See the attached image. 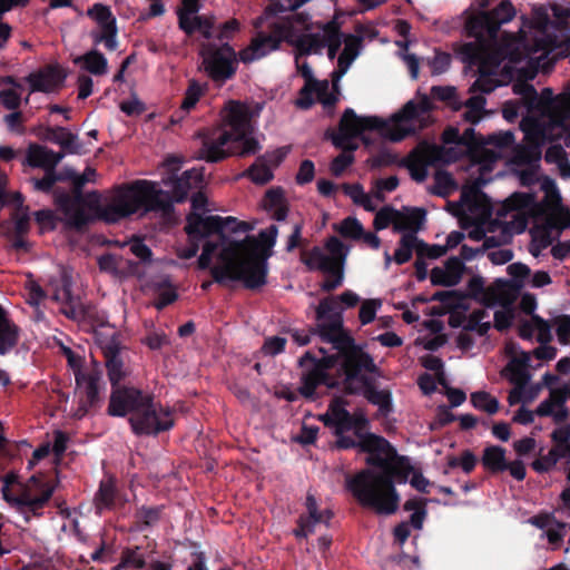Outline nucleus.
Segmentation results:
<instances>
[{
	"instance_id": "50",
	"label": "nucleus",
	"mask_w": 570,
	"mask_h": 570,
	"mask_svg": "<svg viewBox=\"0 0 570 570\" xmlns=\"http://www.w3.org/2000/svg\"><path fill=\"white\" fill-rule=\"evenodd\" d=\"M534 331L538 332L537 340L540 344H547L552 340L550 324L539 315H532Z\"/></svg>"
},
{
	"instance_id": "14",
	"label": "nucleus",
	"mask_w": 570,
	"mask_h": 570,
	"mask_svg": "<svg viewBox=\"0 0 570 570\" xmlns=\"http://www.w3.org/2000/svg\"><path fill=\"white\" fill-rule=\"evenodd\" d=\"M451 151V148L446 150L436 145L424 144L402 159L400 166L406 167L410 170L413 180L422 183L428 177V167L444 161L445 155Z\"/></svg>"
},
{
	"instance_id": "26",
	"label": "nucleus",
	"mask_w": 570,
	"mask_h": 570,
	"mask_svg": "<svg viewBox=\"0 0 570 570\" xmlns=\"http://www.w3.org/2000/svg\"><path fill=\"white\" fill-rule=\"evenodd\" d=\"M98 264L101 271L119 277L135 274L137 272V265L135 263L114 254L100 256L98 258Z\"/></svg>"
},
{
	"instance_id": "18",
	"label": "nucleus",
	"mask_w": 570,
	"mask_h": 570,
	"mask_svg": "<svg viewBox=\"0 0 570 570\" xmlns=\"http://www.w3.org/2000/svg\"><path fill=\"white\" fill-rule=\"evenodd\" d=\"M65 77V73L58 66H46L31 72L27 77V81L32 92H52L62 85Z\"/></svg>"
},
{
	"instance_id": "23",
	"label": "nucleus",
	"mask_w": 570,
	"mask_h": 570,
	"mask_svg": "<svg viewBox=\"0 0 570 570\" xmlns=\"http://www.w3.org/2000/svg\"><path fill=\"white\" fill-rule=\"evenodd\" d=\"M62 157V154H57L40 145H31L27 151L28 165L31 167H40L46 170L53 169Z\"/></svg>"
},
{
	"instance_id": "20",
	"label": "nucleus",
	"mask_w": 570,
	"mask_h": 570,
	"mask_svg": "<svg viewBox=\"0 0 570 570\" xmlns=\"http://www.w3.org/2000/svg\"><path fill=\"white\" fill-rule=\"evenodd\" d=\"M101 348L106 358L109 380L112 384H117L127 374L120 357V346L116 340L111 338L102 343Z\"/></svg>"
},
{
	"instance_id": "24",
	"label": "nucleus",
	"mask_w": 570,
	"mask_h": 570,
	"mask_svg": "<svg viewBox=\"0 0 570 570\" xmlns=\"http://www.w3.org/2000/svg\"><path fill=\"white\" fill-rule=\"evenodd\" d=\"M306 509L308 518L302 519L299 528L295 531L297 537H307L313 532L315 524L327 522L331 518L330 511L318 512L316 500L313 495L308 494L306 498Z\"/></svg>"
},
{
	"instance_id": "29",
	"label": "nucleus",
	"mask_w": 570,
	"mask_h": 570,
	"mask_svg": "<svg viewBox=\"0 0 570 570\" xmlns=\"http://www.w3.org/2000/svg\"><path fill=\"white\" fill-rule=\"evenodd\" d=\"M484 469L491 473L507 471L505 449L499 445H489L483 450L481 459Z\"/></svg>"
},
{
	"instance_id": "30",
	"label": "nucleus",
	"mask_w": 570,
	"mask_h": 570,
	"mask_svg": "<svg viewBox=\"0 0 570 570\" xmlns=\"http://www.w3.org/2000/svg\"><path fill=\"white\" fill-rule=\"evenodd\" d=\"M87 14L98 26V32L114 31V28H117L115 16L112 14L110 8L105 4H94L88 9Z\"/></svg>"
},
{
	"instance_id": "4",
	"label": "nucleus",
	"mask_w": 570,
	"mask_h": 570,
	"mask_svg": "<svg viewBox=\"0 0 570 570\" xmlns=\"http://www.w3.org/2000/svg\"><path fill=\"white\" fill-rule=\"evenodd\" d=\"M56 204L65 224L79 229L94 218L115 223L140 210L165 209L169 198L156 183L137 180L116 189L104 205L100 202V195L96 191L83 195L78 193L73 196L59 194L56 197Z\"/></svg>"
},
{
	"instance_id": "22",
	"label": "nucleus",
	"mask_w": 570,
	"mask_h": 570,
	"mask_svg": "<svg viewBox=\"0 0 570 570\" xmlns=\"http://www.w3.org/2000/svg\"><path fill=\"white\" fill-rule=\"evenodd\" d=\"M282 158L281 151H275L256 159L247 171L249 178L256 184L268 183L273 178V167L277 166Z\"/></svg>"
},
{
	"instance_id": "39",
	"label": "nucleus",
	"mask_w": 570,
	"mask_h": 570,
	"mask_svg": "<svg viewBox=\"0 0 570 570\" xmlns=\"http://www.w3.org/2000/svg\"><path fill=\"white\" fill-rule=\"evenodd\" d=\"M433 194L445 197L455 187V181L452 175L445 170H438L434 175Z\"/></svg>"
},
{
	"instance_id": "5",
	"label": "nucleus",
	"mask_w": 570,
	"mask_h": 570,
	"mask_svg": "<svg viewBox=\"0 0 570 570\" xmlns=\"http://www.w3.org/2000/svg\"><path fill=\"white\" fill-rule=\"evenodd\" d=\"M517 14L510 0H501L492 10L479 11L469 16L464 23L468 38L474 41L462 45L460 53L462 60L469 65L478 66V71L497 75L504 49L500 45L499 33L501 26L510 22Z\"/></svg>"
},
{
	"instance_id": "41",
	"label": "nucleus",
	"mask_w": 570,
	"mask_h": 570,
	"mask_svg": "<svg viewBox=\"0 0 570 570\" xmlns=\"http://www.w3.org/2000/svg\"><path fill=\"white\" fill-rule=\"evenodd\" d=\"M358 374L362 375H375L382 379V372L374 363L373 357L363 351V347L358 345Z\"/></svg>"
},
{
	"instance_id": "34",
	"label": "nucleus",
	"mask_w": 570,
	"mask_h": 570,
	"mask_svg": "<svg viewBox=\"0 0 570 570\" xmlns=\"http://www.w3.org/2000/svg\"><path fill=\"white\" fill-rule=\"evenodd\" d=\"M470 401L476 410L484 411L490 415L495 414L500 409L499 401L485 391L473 392Z\"/></svg>"
},
{
	"instance_id": "15",
	"label": "nucleus",
	"mask_w": 570,
	"mask_h": 570,
	"mask_svg": "<svg viewBox=\"0 0 570 570\" xmlns=\"http://www.w3.org/2000/svg\"><path fill=\"white\" fill-rule=\"evenodd\" d=\"M9 480L2 490L3 499L16 507H27L31 510L41 508L52 495L53 488L43 484L36 475L31 476L24 484L23 490L19 497H13L9 491Z\"/></svg>"
},
{
	"instance_id": "45",
	"label": "nucleus",
	"mask_w": 570,
	"mask_h": 570,
	"mask_svg": "<svg viewBox=\"0 0 570 570\" xmlns=\"http://www.w3.org/2000/svg\"><path fill=\"white\" fill-rule=\"evenodd\" d=\"M380 299H366L358 309V321L362 325L371 323L375 318L376 311L381 307Z\"/></svg>"
},
{
	"instance_id": "38",
	"label": "nucleus",
	"mask_w": 570,
	"mask_h": 570,
	"mask_svg": "<svg viewBox=\"0 0 570 570\" xmlns=\"http://www.w3.org/2000/svg\"><path fill=\"white\" fill-rule=\"evenodd\" d=\"M497 75L490 73L484 71H479V76L475 79V81L472 83L470 91L472 92H482V94H490L497 87L500 86V82L498 79H495Z\"/></svg>"
},
{
	"instance_id": "62",
	"label": "nucleus",
	"mask_w": 570,
	"mask_h": 570,
	"mask_svg": "<svg viewBox=\"0 0 570 570\" xmlns=\"http://www.w3.org/2000/svg\"><path fill=\"white\" fill-rule=\"evenodd\" d=\"M554 121L561 126L567 127L570 125V96L566 99L563 105L556 111Z\"/></svg>"
},
{
	"instance_id": "43",
	"label": "nucleus",
	"mask_w": 570,
	"mask_h": 570,
	"mask_svg": "<svg viewBox=\"0 0 570 570\" xmlns=\"http://www.w3.org/2000/svg\"><path fill=\"white\" fill-rule=\"evenodd\" d=\"M367 164L372 169H379L394 164L400 165V161L396 154H393L387 149H382L368 158Z\"/></svg>"
},
{
	"instance_id": "17",
	"label": "nucleus",
	"mask_w": 570,
	"mask_h": 570,
	"mask_svg": "<svg viewBox=\"0 0 570 570\" xmlns=\"http://www.w3.org/2000/svg\"><path fill=\"white\" fill-rule=\"evenodd\" d=\"M147 394L134 387L115 389L110 395L108 412L112 416H135L144 405Z\"/></svg>"
},
{
	"instance_id": "36",
	"label": "nucleus",
	"mask_w": 570,
	"mask_h": 570,
	"mask_svg": "<svg viewBox=\"0 0 570 570\" xmlns=\"http://www.w3.org/2000/svg\"><path fill=\"white\" fill-rule=\"evenodd\" d=\"M205 86L195 80H191L181 101L180 111L188 114L191 109H194L200 97L205 94Z\"/></svg>"
},
{
	"instance_id": "58",
	"label": "nucleus",
	"mask_w": 570,
	"mask_h": 570,
	"mask_svg": "<svg viewBox=\"0 0 570 570\" xmlns=\"http://www.w3.org/2000/svg\"><path fill=\"white\" fill-rule=\"evenodd\" d=\"M422 365L429 370L436 373H440L439 382L440 384H444L443 379V361L439 356L426 355L422 358Z\"/></svg>"
},
{
	"instance_id": "49",
	"label": "nucleus",
	"mask_w": 570,
	"mask_h": 570,
	"mask_svg": "<svg viewBox=\"0 0 570 570\" xmlns=\"http://www.w3.org/2000/svg\"><path fill=\"white\" fill-rule=\"evenodd\" d=\"M444 269L449 273V276L454 282V286L458 285L462 278L464 272V264L461 258L452 256L446 259Z\"/></svg>"
},
{
	"instance_id": "16",
	"label": "nucleus",
	"mask_w": 570,
	"mask_h": 570,
	"mask_svg": "<svg viewBox=\"0 0 570 570\" xmlns=\"http://www.w3.org/2000/svg\"><path fill=\"white\" fill-rule=\"evenodd\" d=\"M358 452L367 454V465L380 470L397 456L395 448L385 438L375 433L360 435Z\"/></svg>"
},
{
	"instance_id": "51",
	"label": "nucleus",
	"mask_w": 570,
	"mask_h": 570,
	"mask_svg": "<svg viewBox=\"0 0 570 570\" xmlns=\"http://www.w3.org/2000/svg\"><path fill=\"white\" fill-rule=\"evenodd\" d=\"M557 336L561 344L570 342V315H560L556 318Z\"/></svg>"
},
{
	"instance_id": "35",
	"label": "nucleus",
	"mask_w": 570,
	"mask_h": 570,
	"mask_svg": "<svg viewBox=\"0 0 570 570\" xmlns=\"http://www.w3.org/2000/svg\"><path fill=\"white\" fill-rule=\"evenodd\" d=\"M6 83H9L10 87L0 90V101L8 109H16L20 105L22 87L11 78H7Z\"/></svg>"
},
{
	"instance_id": "25",
	"label": "nucleus",
	"mask_w": 570,
	"mask_h": 570,
	"mask_svg": "<svg viewBox=\"0 0 570 570\" xmlns=\"http://www.w3.org/2000/svg\"><path fill=\"white\" fill-rule=\"evenodd\" d=\"M18 338V332L13 324L7 318L3 309L0 307V354H4L12 348ZM0 383L6 385L9 383V377L0 371Z\"/></svg>"
},
{
	"instance_id": "8",
	"label": "nucleus",
	"mask_w": 570,
	"mask_h": 570,
	"mask_svg": "<svg viewBox=\"0 0 570 570\" xmlns=\"http://www.w3.org/2000/svg\"><path fill=\"white\" fill-rule=\"evenodd\" d=\"M430 110V102L424 98L420 102L407 101L401 110L389 120L377 116H358V141L368 144L364 131L376 132L380 137L399 142L416 132L414 121L421 119Z\"/></svg>"
},
{
	"instance_id": "9",
	"label": "nucleus",
	"mask_w": 570,
	"mask_h": 570,
	"mask_svg": "<svg viewBox=\"0 0 570 570\" xmlns=\"http://www.w3.org/2000/svg\"><path fill=\"white\" fill-rule=\"evenodd\" d=\"M347 249L335 237L327 240L325 246L315 247L303 255L304 264L312 271H320L325 275L322 288L331 291L342 284L343 265Z\"/></svg>"
},
{
	"instance_id": "31",
	"label": "nucleus",
	"mask_w": 570,
	"mask_h": 570,
	"mask_svg": "<svg viewBox=\"0 0 570 570\" xmlns=\"http://www.w3.org/2000/svg\"><path fill=\"white\" fill-rule=\"evenodd\" d=\"M76 63H81L82 68L92 75L100 76L107 72V59L97 50H91L83 56L75 59Z\"/></svg>"
},
{
	"instance_id": "53",
	"label": "nucleus",
	"mask_w": 570,
	"mask_h": 570,
	"mask_svg": "<svg viewBox=\"0 0 570 570\" xmlns=\"http://www.w3.org/2000/svg\"><path fill=\"white\" fill-rule=\"evenodd\" d=\"M430 279L432 285L434 286H445V287H452L454 286V282L449 276V273L444 268L441 267H434L431 271Z\"/></svg>"
},
{
	"instance_id": "59",
	"label": "nucleus",
	"mask_w": 570,
	"mask_h": 570,
	"mask_svg": "<svg viewBox=\"0 0 570 570\" xmlns=\"http://www.w3.org/2000/svg\"><path fill=\"white\" fill-rule=\"evenodd\" d=\"M487 317H489V313L487 309H474L472 313H470L469 316H466V323L464 324L463 330L466 332H471L473 328H476V326Z\"/></svg>"
},
{
	"instance_id": "11",
	"label": "nucleus",
	"mask_w": 570,
	"mask_h": 570,
	"mask_svg": "<svg viewBox=\"0 0 570 570\" xmlns=\"http://www.w3.org/2000/svg\"><path fill=\"white\" fill-rule=\"evenodd\" d=\"M129 422L136 434H157L174 425L169 409L154 402L149 395L139 412L129 417Z\"/></svg>"
},
{
	"instance_id": "55",
	"label": "nucleus",
	"mask_w": 570,
	"mask_h": 570,
	"mask_svg": "<svg viewBox=\"0 0 570 570\" xmlns=\"http://www.w3.org/2000/svg\"><path fill=\"white\" fill-rule=\"evenodd\" d=\"M513 313L511 309L508 311H497L494 313V327L499 332H504L509 330L512 325Z\"/></svg>"
},
{
	"instance_id": "3",
	"label": "nucleus",
	"mask_w": 570,
	"mask_h": 570,
	"mask_svg": "<svg viewBox=\"0 0 570 570\" xmlns=\"http://www.w3.org/2000/svg\"><path fill=\"white\" fill-rule=\"evenodd\" d=\"M356 296L344 293L337 297L322 301L317 308V326L324 341L333 344L335 354L324 356L326 367L335 368L336 377L330 379L321 370L315 368L303 377L299 389L306 397H312L318 384L328 387L341 389L345 396L335 397L327 411L320 415V420L332 430L336 436V445L340 449H350L355 445L356 411L353 402L346 396L353 397L356 390V346L354 341L342 330V312L344 307L354 306Z\"/></svg>"
},
{
	"instance_id": "6",
	"label": "nucleus",
	"mask_w": 570,
	"mask_h": 570,
	"mask_svg": "<svg viewBox=\"0 0 570 570\" xmlns=\"http://www.w3.org/2000/svg\"><path fill=\"white\" fill-rule=\"evenodd\" d=\"M252 117L247 105L228 101L222 110L220 126L202 137L198 157L215 163L233 155L256 154L261 146L253 137Z\"/></svg>"
},
{
	"instance_id": "37",
	"label": "nucleus",
	"mask_w": 570,
	"mask_h": 570,
	"mask_svg": "<svg viewBox=\"0 0 570 570\" xmlns=\"http://www.w3.org/2000/svg\"><path fill=\"white\" fill-rule=\"evenodd\" d=\"M179 24L183 30L190 33L196 29L202 30L206 38L210 37L209 24L204 26L202 19L196 13L181 12L179 13Z\"/></svg>"
},
{
	"instance_id": "2",
	"label": "nucleus",
	"mask_w": 570,
	"mask_h": 570,
	"mask_svg": "<svg viewBox=\"0 0 570 570\" xmlns=\"http://www.w3.org/2000/svg\"><path fill=\"white\" fill-rule=\"evenodd\" d=\"M341 16L326 23L312 21L304 13L292 14L283 24L276 26L273 35H258L250 45L239 52V59L249 63L276 50L282 40L294 46L302 55H321L327 50V57L333 60L337 55V68L332 72V85L328 80H317L312 68L296 58L297 68L305 83L296 99L301 109L311 108L315 101L325 109L332 108L337 100V82L351 68L356 58V37L340 32Z\"/></svg>"
},
{
	"instance_id": "56",
	"label": "nucleus",
	"mask_w": 570,
	"mask_h": 570,
	"mask_svg": "<svg viewBox=\"0 0 570 570\" xmlns=\"http://www.w3.org/2000/svg\"><path fill=\"white\" fill-rule=\"evenodd\" d=\"M531 269L523 263H512L508 266V274L517 282L522 283L530 276ZM518 286H521L519 284Z\"/></svg>"
},
{
	"instance_id": "13",
	"label": "nucleus",
	"mask_w": 570,
	"mask_h": 570,
	"mask_svg": "<svg viewBox=\"0 0 570 570\" xmlns=\"http://www.w3.org/2000/svg\"><path fill=\"white\" fill-rule=\"evenodd\" d=\"M358 395L377 407L374 420L386 419L394 412L391 389L383 386L381 379L375 375L358 374Z\"/></svg>"
},
{
	"instance_id": "12",
	"label": "nucleus",
	"mask_w": 570,
	"mask_h": 570,
	"mask_svg": "<svg viewBox=\"0 0 570 570\" xmlns=\"http://www.w3.org/2000/svg\"><path fill=\"white\" fill-rule=\"evenodd\" d=\"M203 66L215 81H225L235 73L236 52L227 43L220 47L208 45L202 50Z\"/></svg>"
},
{
	"instance_id": "47",
	"label": "nucleus",
	"mask_w": 570,
	"mask_h": 570,
	"mask_svg": "<svg viewBox=\"0 0 570 570\" xmlns=\"http://www.w3.org/2000/svg\"><path fill=\"white\" fill-rule=\"evenodd\" d=\"M114 483L110 480L100 483L99 492L96 498L98 509L109 508L114 497Z\"/></svg>"
},
{
	"instance_id": "19",
	"label": "nucleus",
	"mask_w": 570,
	"mask_h": 570,
	"mask_svg": "<svg viewBox=\"0 0 570 570\" xmlns=\"http://www.w3.org/2000/svg\"><path fill=\"white\" fill-rule=\"evenodd\" d=\"M203 178V169L193 168L190 170H186L180 177L170 180L171 195L164 191L169 198V204L165 209H161V212H168L174 202L184 200L190 189L197 188L202 185Z\"/></svg>"
},
{
	"instance_id": "32",
	"label": "nucleus",
	"mask_w": 570,
	"mask_h": 570,
	"mask_svg": "<svg viewBox=\"0 0 570 570\" xmlns=\"http://www.w3.org/2000/svg\"><path fill=\"white\" fill-rule=\"evenodd\" d=\"M417 236L413 233H404L399 242V247L395 249L393 259L397 265L407 263L416 252Z\"/></svg>"
},
{
	"instance_id": "1",
	"label": "nucleus",
	"mask_w": 570,
	"mask_h": 570,
	"mask_svg": "<svg viewBox=\"0 0 570 570\" xmlns=\"http://www.w3.org/2000/svg\"><path fill=\"white\" fill-rule=\"evenodd\" d=\"M207 198L197 193L191 197L193 212L187 217L185 230L194 239L198 236H217L207 240L198 257L199 268L210 267L214 279L218 283L239 281L248 288H257L266 283L267 258L275 245L279 229L288 230L287 250L294 249L299 240L302 227L297 223H282L262 230L257 237L243 239L229 238L223 230L236 223L233 217L210 215L206 209Z\"/></svg>"
},
{
	"instance_id": "60",
	"label": "nucleus",
	"mask_w": 570,
	"mask_h": 570,
	"mask_svg": "<svg viewBox=\"0 0 570 570\" xmlns=\"http://www.w3.org/2000/svg\"><path fill=\"white\" fill-rule=\"evenodd\" d=\"M35 218L41 232L49 230L55 227V216L51 210L43 209L36 212Z\"/></svg>"
},
{
	"instance_id": "42",
	"label": "nucleus",
	"mask_w": 570,
	"mask_h": 570,
	"mask_svg": "<svg viewBox=\"0 0 570 570\" xmlns=\"http://www.w3.org/2000/svg\"><path fill=\"white\" fill-rule=\"evenodd\" d=\"M448 252V247H443L442 245H430L425 243L423 239L417 237V247H416V257L424 259H436Z\"/></svg>"
},
{
	"instance_id": "48",
	"label": "nucleus",
	"mask_w": 570,
	"mask_h": 570,
	"mask_svg": "<svg viewBox=\"0 0 570 570\" xmlns=\"http://www.w3.org/2000/svg\"><path fill=\"white\" fill-rule=\"evenodd\" d=\"M125 248L139 258L141 262H148L151 257V250L149 247L139 238H134L128 243L124 244Z\"/></svg>"
},
{
	"instance_id": "63",
	"label": "nucleus",
	"mask_w": 570,
	"mask_h": 570,
	"mask_svg": "<svg viewBox=\"0 0 570 570\" xmlns=\"http://www.w3.org/2000/svg\"><path fill=\"white\" fill-rule=\"evenodd\" d=\"M374 341L380 342L383 346L386 347H399L403 344L402 337H400L394 332H385L383 334L373 337Z\"/></svg>"
},
{
	"instance_id": "40",
	"label": "nucleus",
	"mask_w": 570,
	"mask_h": 570,
	"mask_svg": "<svg viewBox=\"0 0 570 570\" xmlns=\"http://www.w3.org/2000/svg\"><path fill=\"white\" fill-rule=\"evenodd\" d=\"M425 61L431 69V73L438 76L448 71L451 66L452 57L448 52L435 50L434 57L428 58Z\"/></svg>"
},
{
	"instance_id": "27",
	"label": "nucleus",
	"mask_w": 570,
	"mask_h": 570,
	"mask_svg": "<svg viewBox=\"0 0 570 570\" xmlns=\"http://www.w3.org/2000/svg\"><path fill=\"white\" fill-rule=\"evenodd\" d=\"M425 209L419 207L411 208L407 214L396 210L395 232H406L416 235L425 220Z\"/></svg>"
},
{
	"instance_id": "52",
	"label": "nucleus",
	"mask_w": 570,
	"mask_h": 570,
	"mask_svg": "<svg viewBox=\"0 0 570 570\" xmlns=\"http://www.w3.org/2000/svg\"><path fill=\"white\" fill-rule=\"evenodd\" d=\"M91 37L95 43L104 42L106 48L109 50H115L117 48V28H114V31L92 32Z\"/></svg>"
},
{
	"instance_id": "64",
	"label": "nucleus",
	"mask_w": 570,
	"mask_h": 570,
	"mask_svg": "<svg viewBox=\"0 0 570 570\" xmlns=\"http://www.w3.org/2000/svg\"><path fill=\"white\" fill-rule=\"evenodd\" d=\"M337 230L345 238H356V218L347 217L338 225Z\"/></svg>"
},
{
	"instance_id": "46",
	"label": "nucleus",
	"mask_w": 570,
	"mask_h": 570,
	"mask_svg": "<svg viewBox=\"0 0 570 570\" xmlns=\"http://www.w3.org/2000/svg\"><path fill=\"white\" fill-rule=\"evenodd\" d=\"M212 237L213 236L204 235V236H198V237H195L194 239H191L188 236L189 243L187 245L177 246V248H176L177 256L181 259H189V258L195 257L198 252V248H199L198 242L202 239H205V243H206L207 240H213Z\"/></svg>"
},
{
	"instance_id": "33",
	"label": "nucleus",
	"mask_w": 570,
	"mask_h": 570,
	"mask_svg": "<svg viewBox=\"0 0 570 570\" xmlns=\"http://www.w3.org/2000/svg\"><path fill=\"white\" fill-rule=\"evenodd\" d=\"M530 357L527 353L522 355V358H514L509 364L511 372V382L522 389L530 380V374L527 370Z\"/></svg>"
},
{
	"instance_id": "54",
	"label": "nucleus",
	"mask_w": 570,
	"mask_h": 570,
	"mask_svg": "<svg viewBox=\"0 0 570 570\" xmlns=\"http://www.w3.org/2000/svg\"><path fill=\"white\" fill-rule=\"evenodd\" d=\"M460 298L461 296L456 291H438L430 297L431 301L440 302L448 307L454 306Z\"/></svg>"
},
{
	"instance_id": "21",
	"label": "nucleus",
	"mask_w": 570,
	"mask_h": 570,
	"mask_svg": "<svg viewBox=\"0 0 570 570\" xmlns=\"http://www.w3.org/2000/svg\"><path fill=\"white\" fill-rule=\"evenodd\" d=\"M76 383H77V393L81 395V397H86V401L82 402L81 407L75 413L77 416H82L87 407L91 405L98 394L97 382L99 381V375L96 373H83L80 371L75 372Z\"/></svg>"
},
{
	"instance_id": "44",
	"label": "nucleus",
	"mask_w": 570,
	"mask_h": 570,
	"mask_svg": "<svg viewBox=\"0 0 570 570\" xmlns=\"http://www.w3.org/2000/svg\"><path fill=\"white\" fill-rule=\"evenodd\" d=\"M395 219L396 209L385 206L376 213L373 226L376 230H381L387 228L392 224L393 229L395 230Z\"/></svg>"
},
{
	"instance_id": "10",
	"label": "nucleus",
	"mask_w": 570,
	"mask_h": 570,
	"mask_svg": "<svg viewBox=\"0 0 570 570\" xmlns=\"http://www.w3.org/2000/svg\"><path fill=\"white\" fill-rule=\"evenodd\" d=\"M333 144L342 149V153L332 161L331 170L335 176H341L354 161L356 147V115L352 109L345 111L340 128L332 137Z\"/></svg>"
},
{
	"instance_id": "28",
	"label": "nucleus",
	"mask_w": 570,
	"mask_h": 570,
	"mask_svg": "<svg viewBox=\"0 0 570 570\" xmlns=\"http://www.w3.org/2000/svg\"><path fill=\"white\" fill-rule=\"evenodd\" d=\"M142 567L144 561L140 556L130 553L115 570H142ZM148 570H169V568L164 563L157 562L150 564ZM188 570H206L204 559L199 557L194 564L189 566Z\"/></svg>"
},
{
	"instance_id": "7",
	"label": "nucleus",
	"mask_w": 570,
	"mask_h": 570,
	"mask_svg": "<svg viewBox=\"0 0 570 570\" xmlns=\"http://www.w3.org/2000/svg\"><path fill=\"white\" fill-rule=\"evenodd\" d=\"M411 472L409 459L399 454L380 471H358V503L372 508L377 514L395 513L400 504V494L394 483H405Z\"/></svg>"
},
{
	"instance_id": "57",
	"label": "nucleus",
	"mask_w": 570,
	"mask_h": 570,
	"mask_svg": "<svg viewBox=\"0 0 570 570\" xmlns=\"http://www.w3.org/2000/svg\"><path fill=\"white\" fill-rule=\"evenodd\" d=\"M286 340L279 336L266 338L262 350L266 355H276L285 347Z\"/></svg>"
},
{
	"instance_id": "61",
	"label": "nucleus",
	"mask_w": 570,
	"mask_h": 570,
	"mask_svg": "<svg viewBox=\"0 0 570 570\" xmlns=\"http://www.w3.org/2000/svg\"><path fill=\"white\" fill-rule=\"evenodd\" d=\"M120 109L128 116H134L141 114L145 107L138 98L131 97L130 99L120 104Z\"/></svg>"
}]
</instances>
